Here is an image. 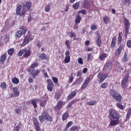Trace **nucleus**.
<instances>
[{
    "instance_id": "79ce46f5",
    "label": "nucleus",
    "mask_w": 131,
    "mask_h": 131,
    "mask_svg": "<svg viewBox=\"0 0 131 131\" xmlns=\"http://www.w3.org/2000/svg\"><path fill=\"white\" fill-rule=\"evenodd\" d=\"M68 34L70 37H76V35L72 32H69Z\"/></svg>"
},
{
    "instance_id": "052dcab7",
    "label": "nucleus",
    "mask_w": 131,
    "mask_h": 131,
    "mask_svg": "<svg viewBox=\"0 0 131 131\" xmlns=\"http://www.w3.org/2000/svg\"><path fill=\"white\" fill-rule=\"evenodd\" d=\"M1 88L3 89H6V82H4L2 83L1 85Z\"/></svg>"
},
{
    "instance_id": "4c0bfd02",
    "label": "nucleus",
    "mask_w": 131,
    "mask_h": 131,
    "mask_svg": "<svg viewBox=\"0 0 131 131\" xmlns=\"http://www.w3.org/2000/svg\"><path fill=\"white\" fill-rule=\"evenodd\" d=\"M73 8L75 9V10H77L79 8V2L76 3L73 6Z\"/></svg>"
},
{
    "instance_id": "7ed1b4c3",
    "label": "nucleus",
    "mask_w": 131,
    "mask_h": 131,
    "mask_svg": "<svg viewBox=\"0 0 131 131\" xmlns=\"http://www.w3.org/2000/svg\"><path fill=\"white\" fill-rule=\"evenodd\" d=\"M110 96H112L113 98L115 99L116 102H120L122 100L121 95L115 90H111L110 92Z\"/></svg>"
},
{
    "instance_id": "774afa93",
    "label": "nucleus",
    "mask_w": 131,
    "mask_h": 131,
    "mask_svg": "<svg viewBox=\"0 0 131 131\" xmlns=\"http://www.w3.org/2000/svg\"><path fill=\"white\" fill-rule=\"evenodd\" d=\"M20 129V127H18V126H16L14 128L13 131H19Z\"/></svg>"
},
{
    "instance_id": "37998d69",
    "label": "nucleus",
    "mask_w": 131,
    "mask_h": 131,
    "mask_svg": "<svg viewBox=\"0 0 131 131\" xmlns=\"http://www.w3.org/2000/svg\"><path fill=\"white\" fill-rule=\"evenodd\" d=\"M73 74H74L73 73H72L71 75L70 76V78L69 80V82L70 83H71L72 82V81L73 80Z\"/></svg>"
},
{
    "instance_id": "20e7f679",
    "label": "nucleus",
    "mask_w": 131,
    "mask_h": 131,
    "mask_svg": "<svg viewBox=\"0 0 131 131\" xmlns=\"http://www.w3.org/2000/svg\"><path fill=\"white\" fill-rule=\"evenodd\" d=\"M19 29H21V30L17 31L15 33L16 37H17V38H20L23 35H25V33L27 31V29L23 26L20 27Z\"/></svg>"
},
{
    "instance_id": "864d4df0",
    "label": "nucleus",
    "mask_w": 131,
    "mask_h": 131,
    "mask_svg": "<svg viewBox=\"0 0 131 131\" xmlns=\"http://www.w3.org/2000/svg\"><path fill=\"white\" fill-rule=\"evenodd\" d=\"M46 104H47V100H45L44 101L40 103V106H41V107H45Z\"/></svg>"
},
{
    "instance_id": "ddd939ff",
    "label": "nucleus",
    "mask_w": 131,
    "mask_h": 131,
    "mask_svg": "<svg viewBox=\"0 0 131 131\" xmlns=\"http://www.w3.org/2000/svg\"><path fill=\"white\" fill-rule=\"evenodd\" d=\"M23 8L26 9L27 11H29L31 8V3L30 2H26V4L23 5Z\"/></svg>"
},
{
    "instance_id": "c85d7f7f",
    "label": "nucleus",
    "mask_w": 131,
    "mask_h": 131,
    "mask_svg": "<svg viewBox=\"0 0 131 131\" xmlns=\"http://www.w3.org/2000/svg\"><path fill=\"white\" fill-rule=\"evenodd\" d=\"M118 102V103H117V107L119 108V109L122 110V109H123V105H122V104L121 103V101Z\"/></svg>"
},
{
    "instance_id": "49530a36",
    "label": "nucleus",
    "mask_w": 131,
    "mask_h": 131,
    "mask_svg": "<svg viewBox=\"0 0 131 131\" xmlns=\"http://www.w3.org/2000/svg\"><path fill=\"white\" fill-rule=\"evenodd\" d=\"M108 21H109V17L105 16L103 18V22L105 23V24H107Z\"/></svg>"
},
{
    "instance_id": "a19ab883",
    "label": "nucleus",
    "mask_w": 131,
    "mask_h": 131,
    "mask_svg": "<svg viewBox=\"0 0 131 131\" xmlns=\"http://www.w3.org/2000/svg\"><path fill=\"white\" fill-rule=\"evenodd\" d=\"M78 129V127L77 126H73L71 127L69 131H75Z\"/></svg>"
},
{
    "instance_id": "2eb2a0df",
    "label": "nucleus",
    "mask_w": 131,
    "mask_h": 131,
    "mask_svg": "<svg viewBox=\"0 0 131 131\" xmlns=\"http://www.w3.org/2000/svg\"><path fill=\"white\" fill-rule=\"evenodd\" d=\"M91 7V3L88 1H85L83 4V7L84 9H89Z\"/></svg>"
},
{
    "instance_id": "0e129e2a",
    "label": "nucleus",
    "mask_w": 131,
    "mask_h": 131,
    "mask_svg": "<svg viewBox=\"0 0 131 131\" xmlns=\"http://www.w3.org/2000/svg\"><path fill=\"white\" fill-rule=\"evenodd\" d=\"M93 58V56H92V54H89L88 55V61H90V60H92Z\"/></svg>"
},
{
    "instance_id": "4468645a",
    "label": "nucleus",
    "mask_w": 131,
    "mask_h": 131,
    "mask_svg": "<svg viewBox=\"0 0 131 131\" xmlns=\"http://www.w3.org/2000/svg\"><path fill=\"white\" fill-rule=\"evenodd\" d=\"M39 74V70L36 71L35 69H32L31 71V75H32L33 78L35 77V76L38 75Z\"/></svg>"
},
{
    "instance_id": "6ab92c4d",
    "label": "nucleus",
    "mask_w": 131,
    "mask_h": 131,
    "mask_svg": "<svg viewBox=\"0 0 131 131\" xmlns=\"http://www.w3.org/2000/svg\"><path fill=\"white\" fill-rule=\"evenodd\" d=\"M107 56H108V55H107V54L104 53L103 54L100 55L99 56V58L100 61H104V60H105V59L106 58V57H107Z\"/></svg>"
},
{
    "instance_id": "423d86ee",
    "label": "nucleus",
    "mask_w": 131,
    "mask_h": 131,
    "mask_svg": "<svg viewBox=\"0 0 131 131\" xmlns=\"http://www.w3.org/2000/svg\"><path fill=\"white\" fill-rule=\"evenodd\" d=\"M13 93L10 94V98H16L20 95V92L18 91V88L14 87L13 88Z\"/></svg>"
},
{
    "instance_id": "6e6552de",
    "label": "nucleus",
    "mask_w": 131,
    "mask_h": 131,
    "mask_svg": "<svg viewBox=\"0 0 131 131\" xmlns=\"http://www.w3.org/2000/svg\"><path fill=\"white\" fill-rule=\"evenodd\" d=\"M69 55H70V51H69V50L67 51L65 53L66 57L63 61L65 64H67V63H69V62H70V56Z\"/></svg>"
},
{
    "instance_id": "69168bd1",
    "label": "nucleus",
    "mask_w": 131,
    "mask_h": 131,
    "mask_svg": "<svg viewBox=\"0 0 131 131\" xmlns=\"http://www.w3.org/2000/svg\"><path fill=\"white\" fill-rule=\"evenodd\" d=\"M35 130L36 131H41L40 127H39V125L37 126H35Z\"/></svg>"
},
{
    "instance_id": "72a5a7b5",
    "label": "nucleus",
    "mask_w": 131,
    "mask_h": 131,
    "mask_svg": "<svg viewBox=\"0 0 131 131\" xmlns=\"http://www.w3.org/2000/svg\"><path fill=\"white\" fill-rule=\"evenodd\" d=\"M33 123L35 126H37V125H39V123H38V120L36 118L33 119Z\"/></svg>"
},
{
    "instance_id": "b1692460",
    "label": "nucleus",
    "mask_w": 131,
    "mask_h": 131,
    "mask_svg": "<svg viewBox=\"0 0 131 131\" xmlns=\"http://www.w3.org/2000/svg\"><path fill=\"white\" fill-rule=\"evenodd\" d=\"M12 82L14 83V84H18V83H19V79L16 77H14L12 79Z\"/></svg>"
},
{
    "instance_id": "a878e982",
    "label": "nucleus",
    "mask_w": 131,
    "mask_h": 131,
    "mask_svg": "<svg viewBox=\"0 0 131 131\" xmlns=\"http://www.w3.org/2000/svg\"><path fill=\"white\" fill-rule=\"evenodd\" d=\"M15 52V49L14 48H11L8 50V54L10 56H12Z\"/></svg>"
},
{
    "instance_id": "473e14b6",
    "label": "nucleus",
    "mask_w": 131,
    "mask_h": 131,
    "mask_svg": "<svg viewBox=\"0 0 131 131\" xmlns=\"http://www.w3.org/2000/svg\"><path fill=\"white\" fill-rule=\"evenodd\" d=\"M37 99H35V100H33L31 101V103L32 104L34 108H36V107H37V104H36V101Z\"/></svg>"
},
{
    "instance_id": "8fccbe9b",
    "label": "nucleus",
    "mask_w": 131,
    "mask_h": 131,
    "mask_svg": "<svg viewBox=\"0 0 131 131\" xmlns=\"http://www.w3.org/2000/svg\"><path fill=\"white\" fill-rule=\"evenodd\" d=\"M129 30V28L125 27V33L126 37H127V35L128 34V31Z\"/></svg>"
},
{
    "instance_id": "f3484780",
    "label": "nucleus",
    "mask_w": 131,
    "mask_h": 131,
    "mask_svg": "<svg viewBox=\"0 0 131 131\" xmlns=\"http://www.w3.org/2000/svg\"><path fill=\"white\" fill-rule=\"evenodd\" d=\"M30 50H26V49H25V52L24 53V55L23 57H24V58H28V57H29V56H30Z\"/></svg>"
},
{
    "instance_id": "4be33fe9",
    "label": "nucleus",
    "mask_w": 131,
    "mask_h": 131,
    "mask_svg": "<svg viewBox=\"0 0 131 131\" xmlns=\"http://www.w3.org/2000/svg\"><path fill=\"white\" fill-rule=\"evenodd\" d=\"M81 20V17L79 15H77L76 17L75 23L76 24H79L80 23V21Z\"/></svg>"
},
{
    "instance_id": "dca6fc26",
    "label": "nucleus",
    "mask_w": 131,
    "mask_h": 131,
    "mask_svg": "<svg viewBox=\"0 0 131 131\" xmlns=\"http://www.w3.org/2000/svg\"><path fill=\"white\" fill-rule=\"evenodd\" d=\"M76 95V91L72 92L68 96V99H69V100L71 99H73L74 97H75Z\"/></svg>"
},
{
    "instance_id": "c03bdc74",
    "label": "nucleus",
    "mask_w": 131,
    "mask_h": 131,
    "mask_svg": "<svg viewBox=\"0 0 131 131\" xmlns=\"http://www.w3.org/2000/svg\"><path fill=\"white\" fill-rule=\"evenodd\" d=\"M79 14H82L83 15H86V11L84 9H82L78 11Z\"/></svg>"
},
{
    "instance_id": "bb28decb",
    "label": "nucleus",
    "mask_w": 131,
    "mask_h": 131,
    "mask_svg": "<svg viewBox=\"0 0 131 131\" xmlns=\"http://www.w3.org/2000/svg\"><path fill=\"white\" fill-rule=\"evenodd\" d=\"M116 38L114 37L112 39V43H111V47L112 48H114L115 47V45H116Z\"/></svg>"
},
{
    "instance_id": "6e6d98bb",
    "label": "nucleus",
    "mask_w": 131,
    "mask_h": 131,
    "mask_svg": "<svg viewBox=\"0 0 131 131\" xmlns=\"http://www.w3.org/2000/svg\"><path fill=\"white\" fill-rule=\"evenodd\" d=\"M47 83L48 85H54V84L53 83V81H52V80L48 79L47 80Z\"/></svg>"
},
{
    "instance_id": "1a4fd4ad",
    "label": "nucleus",
    "mask_w": 131,
    "mask_h": 131,
    "mask_svg": "<svg viewBox=\"0 0 131 131\" xmlns=\"http://www.w3.org/2000/svg\"><path fill=\"white\" fill-rule=\"evenodd\" d=\"M63 107V102L59 101L57 102V105L54 107L55 110L56 111H60Z\"/></svg>"
},
{
    "instance_id": "e2e57ef3",
    "label": "nucleus",
    "mask_w": 131,
    "mask_h": 131,
    "mask_svg": "<svg viewBox=\"0 0 131 131\" xmlns=\"http://www.w3.org/2000/svg\"><path fill=\"white\" fill-rule=\"evenodd\" d=\"M78 62L79 64H81V65H82V64H83V61H82V59L81 58H79Z\"/></svg>"
},
{
    "instance_id": "4d7b16f0",
    "label": "nucleus",
    "mask_w": 131,
    "mask_h": 131,
    "mask_svg": "<svg viewBox=\"0 0 131 131\" xmlns=\"http://www.w3.org/2000/svg\"><path fill=\"white\" fill-rule=\"evenodd\" d=\"M126 45L128 48H131V40H128Z\"/></svg>"
},
{
    "instance_id": "9b49d317",
    "label": "nucleus",
    "mask_w": 131,
    "mask_h": 131,
    "mask_svg": "<svg viewBox=\"0 0 131 131\" xmlns=\"http://www.w3.org/2000/svg\"><path fill=\"white\" fill-rule=\"evenodd\" d=\"M121 51H122V45L120 44L115 53V56L116 57H118V56H119L121 53Z\"/></svg>"
},
{
    "instance_id": "7c9ffc66",
    "label": "nucleus",
    "mask_w": 131,
    "mask_h": 131,
    "mask_svg": "<svg viewBox=\"0 0 131 131\" xmlns=\"http://www.w3.org/2000/svg\"><path fill=\"white\" fill-rule=\"evenodd\" d=\"M26 37L29 41L34 38V36L31 35L30 34H28Z\"/></svg>"
},
{
    "instance_id": "39448f33",
    "label": "nucleus",
    "mask_w": 131,
    "mask_h": 131,
    "mask_svg": "<svg viewBox=\"0 0 131 131\" xmlns=\"http://www.w3.org/2000/svg\"><path fill=\"white\" fill-rule=\"evenodd\" d=\"M129 78V74H126L121 83L122 88H123L124 89H126V85H127V83H128Z\"/></svg>"
},
{
    "instance_id": "5fc2aeb1",
    "label": "nucleus",
    "mask_w": 131,
    "mask_h": 131,
    "mask_svg": "<svg viewBox=\"0 0 131 131\" xmlns=\"http://www.w3.org/2000/svg\"><path fill=\"white\" fill-rule=\"evenodd\" d=\"M76 102V100H73L71 102H70L68 106V108H70L72 105H73V103H75Z\"/></svg>"
},
{
    "instance_id": "a211bd4d",
    "label": "nucleus",
    "mask_w": 131,
    "mask_h": 131,
    "mask_svg": "<svg viewBox=\"0 0 131 131\" xmlns=\"http://www.w3.org/2000/svg\"><path fill=\"white\" fill-rule=\"evenodd\" d=\"M89 83H90V81L89 80H86L83 83V84L82 85L81 89V90H83L84 89H85V88H86V86H88V85L89 84Z\"/></svg>"
},
{
    "instance_id": "412c9836",
    "label": "nucleus",
    "mask_w": 131,
    "mask_h": 131,
    "mask_svg": "<svg viewBox=\"0 0 131 131\" xmlns=\"http://www.w3.org/2000/svg\"><path fill=\"white\" fill-rule=\"evenodd\" d=\"M107 77H108V73L104 74V75H103L100 78L99 80V82H100V83H102V82H103V81L105 80V79H106V78H107Z\"/></svg>"
},
{
    "instance_id": "c9c22d12",
    "label": "nucleus",
    "mask_w": 131,
    "mask_h": 131,
    "mask_svg": "<svg viewBox=\"0 0 131 131\" xmlns=\"http://www.w3.org/2000/svg\"><path fill=\"white\" fill-rule=\"evenodd\" d=\"M24 53H25V49H21L18 52L17 56H18V57H21V56H22V55L24 54Z\"/></svg>"
},
{
    "instance_id": "603ef678",
    "label": "nucleus",
    "mask_w": 131,
    "mask_h": 131,
    "mask_svg": "<svg viewBox=\"0 0 131 131\" xmlns=\"http://www.w3.org/2000/svg\"><path fill=\"white\" fill-rule=\"evenodd\" d=\"M52 85H48L47 86V89L49 92H53V87H52Z\"/></svg>"
},
{
    "instance_id": "680f3d73",
    "label": "nucleus",
    "mask_w": 131,
    "mask_h": 131,
    "mask_svg": "<svg viewBox=\"0 0 131 131\" xmlns=\"http://www.w3.org/2000/svg\"><path fill=\"white\" fill-rule=\"evenodd\" d=\"M37 47L39 49L41 47V42L40 41H38L36 43Z\"/></svg>"
},
{
    "instance_id": "338daca9",
    "label": "nucleus",
    "mask_w": 131,
    "mask_h": 131,
    "mask_svg": "<svg viewBox=\"0 0 131 131\" xmlns=\"http://www.w3.org/2000/svg\"><path fill=\"white\" fill-rule=\"evenodd\" d=\"M72 124H73V122H72V121H70L67 123V126L70 127Z\"/></svg>"
},
{
    "instance_id": "f03ea898",
    "label": "nucleus",
    "mask_w": 131,
    "mask_h": 131,
    "mask_svg": "<svg viewBox=\"0 0 131 131\" xmlns=\"http://www.w3.org/2000/svg\"><path fill=\"white\" fill-rule=\"evenodd\" d=\"M38 119L41 123H43V122H45V120L50 121V122L53 121V118H52V116H51L49 113H47L46 111H43L41 113V115L38 116Z\"/></svg>"
},
{
    "instance_id": "9d476101",
    "label": "nucleus",
    "mask_w": 131,
    "mask_h": 131,
    "mask_svg": "<svg viewBox=\"0 0 131 131\" xmlns=\"http://www.w3.org/2000/svg\"><path fill=\"white\" fill-rule=\"evenodd\" d=\"M95 41L98 47H101V45H102V39L100 35L97 34Z\"/></svg>"
},
{
    "instance_id": "f704fd0d",
    "label": "nucleus",
    "mask_w": 131,
    "mask_h": 131,
    "mask_svg": "<svg viewBox=\"0 0 131 131\" xmlns=\"http://www.w3.org/2000/svg\"><path fill=\"white\" fill-rule=\"evenodd\" d=\"M124 24L125 27L129 28V21L128 20V19L126 18L125 19Z\"/></svg>"
},
{
    "instance_id": "3c124183",
    "label": "nucleus",
    "mask_w": 131,
    "mask_h": 131,
    "mask_svg": "<svg viewBox=\"0 0 131 131\" xmlns=\"http://www.w3.org/2000/svg\"><path fill=\"white\" fill-rule=\"evenodd\" d=\"M65 43L67 48L70 49V41H69V40H66Z\"/></svg>"
},
{
    "instance_id": "cd10ccee",
    "label": "nucleus",
    "mask_w": 131,
    "mask_h": 131,
    "mask_svg": "<svg viewBox=\"0 0 131 131\" xmlns=\"http://www.w3.org/2000/svg\"><path fill=\"white\" fill-rule=\"evenodd\" d=\"M123 6H129V0H122Z\"/></svg>"
},
{
    "instance_id": "09e8293b",
    "label": "nucleus",
    "mask_w": 131,
    "mask_h": 131,
    "mask_svg": "<svg viewBox=\"0 0 131 131\" xmlns=\"http://www.w3.org/2000/svg\"><path fill=\"white\" fill-rule=\"evenodd\" d=\"M50 7H51V6H50V5H46L45 7V10L46 12H50Z\"/></svg>"
},
{
    "instance_id": "e433bc0d",
    "label": "nucleus",
    "mask_w": 131,
    "mask_h": 131,
    "mask_svg": "<svg viewBox=\"0 0 131 131\" xmlns=\"http://www.w3.org/2000/svg\"><path fill=\"white\" fill-rule=\"evenodd\" d=\"M68 118V114L67 113H65L62 115V120L63 121H64V120H66Z\"/></svg>"
},
{
    "instance_id": "de8ad7c7",
    "label": "nucleus",
    "mask_w": 131,
    "mask_h": 131,
    "mask_svg": "<svg viewBox=\"0 0 131 131\" xmlns=\"http://www.w3.org/2000/svg\"><path fill=\"white\" fill-rule=\"evenodd\" d=\"M116 66H117L118 68L120 69V70H123V68L120 66V63L119 62L117 61L116 63Z\"/></svg>"
},
{
    "instance_id": "aec40b11",
    "label": "nucleus",
    "mask_w": 131,
    "mask_h": 131,
    "mask_svg": "<svg viewBox=\"0 0 131 131\" xmlns=\"http://www.w3.org/2000/svg\"><path fill=\"white\" fill-rule=\"evenodd\" d=\"M22 10V6L21 5H19L16 8V14L17 15H20L21 13V11Z\"/></svg>"
},
{
    "instance_id": "0eeeda50",
    "label": "nucleus",
    "mask_w": 131,
    "mask_h": 131,
    "mask_svg": "<svg viewBox=\"0 0 131 131\" xmlns=\"http://www.w3.org/2000/svg\"><path fill=\"white\" fill-rule=\"evenodd\" d=\"M112 69V62H106L103 68V70L104 71H110Z\"/></svg>"
},
{
    "instance_id": "2f4dec72",
    "label": "nucleus",
    "mask_w": 131,
    "mask_h": 131,
    "mask_svg": "<svg viewBox=\"0 0 131 131\" xmlns=\"http://www.w3.org/2000/svg\"><path fill=\"white\" fill-rule=\"evenodd\" d=\"M122 61L124 63L126 62L127 61H128V59H127V54H126V53L124 54V56L122 58Z\"/></svg>"
},
{
    "instance_id": "393cba45",
    "label": "nucleus",
    "mask_w": 131,
    "mask_h": 131,
    "mask_svg": "<svg viewBox=\"0 0 131 131\" xmlns=\"http://www.w3.org/2000/svg\"><path fill=\"white\" fill-rule=\"evenodd\" d=\"M39 59L40 60H47L48 59V57H47V55L45 53H42L39 56Z\"/></svg>"
},
{
    "instance_id": "58836bf2",
    "label": "nucleus",
    "mask_w": 131,
    "mask_h": 131,
    "mask_svg": "<svg viewBox=\"0 0 131 131\" xmlns=\"http://www.w3.org/2000/svg\"><path fill=\"white\" fill-rule=\"evenodd\" d=\"M121 33H119V37L118 39V43H121V41L122 40V37H121Z\"/></svg>"
},
{
    "instance_id": "13d9d810",
    "label": "nucleus",
    "mask_w": 131,
    "mask_h": 131,
    "mask_svg": "<svg viewBox=\"0 0 131 131\" xmlns=\"http://www.w3.org/2000/svg\"><path fill=\"white\" fill-rule=\"evenodd\" d=\"M108 84L107 83H103L101 84V88L102 89H106L107 88Z\"/></svg>"
},
{
    "instance_id": "c756f323",
    "label": "nucleus",
    "mask_w": 131,
    "mask_h": 131,
    "mask_svg": "<svg viewBox=\"0 0 131 131\" xmlns=\"http://www.w3.org/2000/svg\"><path fill=\"white\" fill-rule=\"evenodd\" d=\"M130 115H131V107H130L128 111V113L126 115V119L127 120H128V119H129L130 117Z\"/></svg>"
},
{
    "instance_id": "ea45409f",
    "label": "nucleus",
    "mask_w": 131,
    "mask_h": 131,
    "mask_svg": "<svg viewBox=\"0 0 131 131\" xmlns=\"http://www.w3.org/2000/svg\"><path fill=\"white\" fill-rule=\"evenodd\" d=\"M96 103L95 101H89L87 102V105H88V106H94V105H96Z\"/></svg>"
},
{
    "instance_id": "a18cd8bd",
    "label": "nucleus",
    "mask_w": 131,
    "mask_h": 131,
    "mask_svg": "<svg viewBox=\"0 0 131 131\" xmlns=\"http://www.w3.org/2000/svg\"><path fill=\"white\" fill-rule=\"evenodd\" d=\"M38 66V62H33L31 66V68H35V67H37Z\"/></svg>"
},
{
    "instance_id": "f257e3e1",
    "label": "nucleus",
    "mask_w": 131,
    "mask_h": 131,
    "mask_svg": "<svg viewBox=\"0 0 131 131\" xmlns=\"http://www.w3.org/2000/svg\"><path fill=\"white\" fill-rule=\"evenodd\" d=\"M108 113V118L111 120L109 125H111V126L117 125L119 123V119L121 117V116L112 109L109 110Z\"/></svg>"
},
{
    "instance_id": "bf43d9fd",
    "label": "nucleus",
    "mask_w": 131,
    "mask_h": 131,
    "mask_svg": "<svg viewBox=\"0 0 131 131\" xmlns=\"http://www.w3.org/2000/svg\"><path fill=\"white\" fill-rule=\"evenodd\" d=\"M52 80L54 82V83H57V82H58V78H57L55 77H52Z\"/></svg>"
},
{
    "instance_id": "f8f14e48",
    "label": "nucleus",
    "mask_w": 131,
    "mask_h": 131,
    "mask_svg": "<svg viewBox=\"0 0 131 131\" xmlns=\"http://www.w3.org/2000/svg\"><path fill=\"white\" fill-rule=\"evenodd\" d=\"M6 59H7V53H5L1 56V58H0L1 63H2V64H4Z\"/></svg>"
},
{
    "instance_id": "5701e85b",
    "label": "nucleus",
    "mask_w": 131,
    "mask_h": 131,
    "mask_svg": "<svg viewBox=\"0 0 131 131\" xmlns=\"http://www.w3.org/2000/svg\"><path fill=\"white\" fill-rule=\"evenodd\" d=\"M29 41H30L29 40L27 39L26 37V38H25L24 39V41L22 43V44L21 45V47H25V46H26V45H27V43H29Z\"/></svg>"
}]
</instances>
